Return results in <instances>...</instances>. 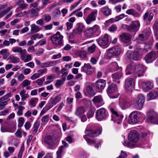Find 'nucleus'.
<instances>
[{"instance_id": "23", "label": "nucleus", "mask_w": 158, "mask_h": 158, "mask_svg": "<svg viewBox=\"0 0 158 158\" xmlns=\"http://www.w3.org/2000/svg\"><path fill=\"white\" fill-rule=\"evenodd\" d=\"M135 64L134 63H130L127 67L126 70V74L130 75L133 73L135 74Z\"/></svg>"}, {"instance_id": "41", "label": "nucleus", "mask_w": 158, "mask_h": 158, "mask_svg": "<svg viewBox=\"0 0 158 158\" xmlns=\"http://www.w3.org/2000/svg\"><path fill=\"white\" fill-rule=\"evenodd\" d=\"M40 125V123L36 121L34 124L33 127L31 129L32 133L35 134L37 132L38 129Z\"/></svg>"}, {"instance_id": "17", "label": "nucleus", "mask_w": 158, "mask_h": 158, "mask_svg": "<svg viewBox=\"0 0 158 158\" xmlns=\"http://www.w3.org/2000/svg\"><path fill=\"white\" fill-rule=\"evenodd\" d=\"M106 84V81L104 80L100 79L95 82L94 86L97 89L102 91L105 87Z\"/></svg>"}, {"instance_id": "16", "label": "nucleus", "mask_w": 158, "mask_h": 158, "mask_svg": "<svg viewBox=\"0 0 158 158\" xmlns=\"http://www.w3.org/2000/svg\"><path fill=\"white\" fill-rule=\"evenodd\" d=\"M135 85L134 80L133 78H130L126 80L125 88L127 91L131 90Z\"/></svg>"}, {"instance_id": "18", "label": "nucleus", "mask_w": 158, "mask_h": 158, "mask_svg": "<svg viewBox=\"0 0 158 158\" xmlns=\"http://www.w3.org/2000/svg\"><path fill=\"white\" fill-rule=\"evenodd\" d=\"M62 143L63 145L60 146L58 150L56 152L57 158H61L62 153L64 150L65 148L69 147L68 144L64 140L62 141Z\"/></svg>"}, {"instance_id": "33", "label": "nucleus", "mask_w": 158, "mask_h": 158, "mask_svg": "<svg viewBox=\"0 0 158 158\" xmlns=\"http://www.w3.org/2000/svg\"><path fill=\"white\" fill-rule=\"evenodd\" d=\"M8 60H10L11 63L16 64L19 61V59L17 57L13 55H10L8 58Z\"/></svg>"}, {"instance_id": "11", "label": "nucleus", "mask_w": 158, "mask_h": 158, "mask_svg": "<svg viewBox=\"0 0 158 158\" xmlns=\"http://www.w3.org/2000/svg\"><path fill=\"white\" fill-rule=\"evenodd\" d=\"M97 41L98 44L103 48H105L107 47L108 43V35L105 34L100 38L97 40Z\"/></svg>"}, {"instance_id": "4", "label": "nucleus", "mask_w": 158, "mask_h": 158, "mask_svg": "<svg viewBox=\"0 0 158 158\" xmlns=\"http://www.w3.org/2000/svg\"><path fill=\"white\" fill-rule=\"evenodd\" d=\"M147 68L143 64H139L135 66V74L136 77L143 76Z\"/></svg>"}, {"instance_id": "19", "label": "nucleus", "mask_w": 158, "mask_h": 158, "mask_svg": "<svg viewBox=\"0 0 158 158\" xmlns=\"http://www.w3.org/2000/svg\"><path fill=\"white\" fill-rule=\"evenodd\" d=\"M120 39L123 42L129 44L131 42V36L128 33H123L120 35Z\"/></svg>"}, {"instance_id": "50", "label": "nucleus", "mask_w": 158, "mask_h": 158, "mask_svg": "<svg viewBox=\"0 0 158 158\" xmlns=\"http://www.w3.org/2000/svg\"><path fill=\"white\" fill-rule=\"evenodd\" d=\"M8 101L1 100L0 101V110H3L5 107V106L8 104Z\"/></svg>"}, {"instance_id": "7", "label": "nucleus", "mask_w": 158, "mask_h": 158, "mask_svg": "<svg viewBox=\"0 0 158 158\" xmlns=\"http://www.w3.org/2000/svg\"><path fill=\"white\" fill-rule=\"evenodd\" d=\"M148 120L151 123L158 124V114L154 110L149 111L148 114Z\"/></svg>"}, {"instance_id": "58", "label": "nucleus", "mask_w": 158, "mask_h": 158, "mask_svg": "<svg viewBox=\"0 0 158 158\" xmlns=\"http://www.w3.org/2000/svg\"><path fill=\"white\" fill-rule=\"evenodd\" d=\"M12 8L11 6H10L4 10L0 13V18L3 16L5 14L8 12Z\"/></svg>"}, {"instance_id": "34", "label": "nucleus", "mask_w": 158, "mask_h": 158, "mask_svg": "<svg viewBox=\"0 0 158 158\" xmlns=\"http://www.w3.org/2000/svg\"><path fill=\"white\" fill-rule=\"evenodd\" d=\"M87 91L88 93L91 96H93L95 94V92L93 89V85L92 84L87 86Z\"/></svg>"}, {"instance_id": "57", "label": "nucleus", "mask_w": 158, "mask_h": 158, "mask_svg": "<svg viewBox=\"0 0 158 158\" xmlns=\"http://www.w3.org/2000/svg\"><path fill=\"white\" fill-rule=\"evenodd\" d=\"M69 22H67L66 23V25L67 30H69L73 27V23L75 20H69Z\"/></svg>"}, {"instance_id": "39", "label": "nucleus", "mask_w": 158, "mask_h": 158, "mask_svg": "<svg viewBox=\"0 0 158 158\" xmlns=\"http://www.w3.org/2000/svg\"><path fill=\"white\" fill-rule=\"evenodd\" d=\"M0 54L3 56V59H6L10 54L8 49H4L0 51Z\"/></svg>"}, {"instance_id": "31", "label": "nucleus", "mask_w": 158, "mask_h": 158, "mask_svg": "<svg viewBox=\"0 0 158 158\" xmlns=\"http://www.w3.org/2000/svg\"><path fill=\"white\" fill-rule=\"evenodd\" d=\"M61 99V98L60 95H58L54 98H51L50 99L49 102L50 104L55 105L59 102Z\"/></svg>"}, {"instance_id": "60", "label": "nucleus", "mask_w": 158, "mask_h": 158, "mask_svg": "<svg viewBox=\"0 0 158 158\" xmlns=\"http://www.w3.org/2000/svg\"><path fill=\"white\" fill-rule=\"evenodd\" d=\"M133 60H138L140 59V56L135 51L133 52Z\"/></svg>"}, {"instance_id": "30", "label": "nucleus", "mask_w": 158, "mask_h": 158, "mask_svg": "<svg viewBox=\"0 0 158 158\" xmlns=\"http://www.w3.org/2000/svg\"><path fill=\"white\" fill-rule=\"evenodd\" d=\"M85 111V109L83 107L80 106L76 108L74 114L80 117L84 114Z\"/></svg>"}, {"instance_id": "29", "label": "nucleus", "mask_w": 158, "mask_h": 158, "mask_svg": "<svg viewBox=\"0 0 158 158\" xmlns=\"http://www.w3.org/2000/svg\"><path fill=\"white\" fill-rule=\"evenodd\" d=\"M77 29L74 30L73 31V34L74 35L76 34H80L82 32L83 29L85 27L84 26L82 23H77Z\"/></svg>"}, {"instance_id": "44", "label": "nucleus", "mask_w": 158, "mask_h": 158, "mask_svg": "<svg viewBox=\"0 0 158 158\" xmlns=\"http://www.w3.org/2000/svg\"><path fill=\"white\" fill-rule=\"evenodd\" d=\"M83 137L89 145H92L93 144H94L96 143V142L95 139H89L86 135H84L83 136Z\"/></svg>"}, {"instance_id": "2", "label": "nucleus", "mask_w": 158, "mask_h": 158, "mask_svg": "<svg viewBox=\"0 0 158 158\" xmlns=\"http://www.w3.org/2000/svg\"><path fill=\"white\" fill-rule=\"evenodd\" d=\"M110 110L112 113V120L114 123L118 124H120L123 118V115L121 113L117 112L114 108L110 107Z\"/></svg>"}, {"instance_id": "37", "label": "nucleus", "mask_w": 158, "mask_h": 158, "mask_svg": "<svg viewBox=\"0 0 158 158\" xmlns=\"http://www.w3.org/2000/svg\"><path fill=\"white\" fill-rule=\"evenodd\" d=\"M153 28L155 31V35L156 39L158 40V21H156L153 26Z\"/></svg>"}, {"instance_id": "53", "label": "nucleus", "mask_w": 158, "mask_h": 158, "mask_svg": "<svg viewBox=\"0 0 158 158\" xmlns=\"http://www.w3.org/2000/svg\"><path fill=\"white\" fill-rule=\"evenodd\" d=\"M30 17H34L38 15V13L35 9H32L30 11Z\"/></svg>"}, {"instance_id": "15", "label": "nucleus", "mask_w": 158, "mask_h": 158, "mask_svg": "<svg viewBox=\"0 0 158 158\" xmlns=\"http://www.w3.org/2000/svg\"><path fill=\"white\" fill-rule=\"evenodd\" d=\"M140 113L139 112L135 111L131 113L130 114L131 120L134 123H137L139 119Z\"/></svg>"}, {"instance_id": "55", "label": "nucleus", "mask_w": 158, "mask_h": 158, "mask_svg": "<svg viewBox=\"0 0 158 158\" xmlns=\"http://www.w3.org/2000/svg\"><path fill=\"white\" fill-rule=\"evenodd\" d=\"M133 52L131 51H128L126 53L127 58L129 60H133Z\"/></svg>"}, {"instance_id": "36", "label": "nucleus", "mask_w": 158, "mask_h": 158, "mask_svg": "<svg viewBox=\"0 0 158 158\" xmlns=\"http://www.w3.org/2000/svg\"><path fill=\"white\" fill-rule=\"evenodd\" d=\"M21 59L24 62H27L31 60L32 58L31 55L27 54L26 55H22L21 57Z\"/></svg>"}, {"instance_id": "13", "label": "nucleus", "mask_w": 158, "mask_h": 158, "mask_svg": "<svg viewBox=\"0 0 158 158\" xmlns=\"http://www.w3.org/2000/svg\"><path fill=\"white\" fill-rule=\"evenodd\" d=\"M95 70V68L92 67L89 63L85 64L81 67V71L85 72L87 74H92Z\"/></svg>"}, {"instance_id": "35", "label": "nucleus", "mask_w": 158, "mask_h": 158, "mask_svg": "<svg viewBox=\"0 0 158 158\" xmlns=\"http://www.w3.org/2000/svg\"><path fill=\"white\" fill-rule=\"evenodd\" d=\"M101 11L106 16H108L110 15L111 12V10L106 6L104 7L101 8Z\"/></svg>"}, {"instance_id": "59", "label": "nucleus", "mask_w": 158, "mask_h": 158, "mask_svg": "<svg viewBox=\"0 0 158 158\" xmlns=\"http://www.w3.org/2000/svg\"><path fill=\"white\" fill-rule=\"evenodd\" d=\"M95 112L94 109H91L87 112V115L88 118H90L93 116Z\"/></svg>"}, {"instance_id": "51", "label": "nucleus", "mask_w": 158, "mask_h": 158, "mask_svg": "<svg viewBox=\"0 0 158 158\" xmlns=\"http://www.w3.org/2000/svg\"><path fill=\"white\" fill-rule=\"evenodd\" d=\"M61 13L59 9L57 8L55 9L52 13V15L54 18L59 17Z\"/></svg>"}, {"instance_id": "1", "label": "nucleus", "mask_w": 158, "mask_h": 158, "mask_svg": "<svg viewBox=\"0 0 158 158\" xmlns=\"http://www.w3.org/2000/svg\"><path fill=\"white\" fill-rule=\"evenodd\" d=\"M63 36L60 35L59 31L51 36V40L53 44L57 46L62 45L63 44Z\"/></svg>"}, {"instance_id": "54", "label": "nucleus", "mask_w": 158, "mask_h": 158, "mask_svg": "<svg viewBox=\"0 0 158 158\" xmlns=\"http://www.w3.org/2000/svg\"><path fill=\"white\" fill-rule=\"evenodd\" d=\"M64 83V82L61 80H57L56 81L55 84L56 87L58 88L62 86Z\"/></svg>"}, {"instance_id": "62", "label": "nucleus", "mask_w": 158, "mask_h": 158, "mask_svg": "<svg viewBox=\"0 0 158 158\" xmlns=\"http://www.w3.org/2000/svg\"><path fill=\"white\" fill-rule=\"evenodd\" d=\"M24 123V118L23 117H20L19 118L18 126L22 127Z\"/></svg>"}, {"instance_id": "5", "label": "nucleus", "mask_w": 158, "mask_h": 158, "mask_svg": "<svg viewBox=\"0 0 158 158\" xmlns=\"http://www.w3.org/2000/svg\"><path fill=\"white\" fill-rule=\"evenodd\" d=\"M140 26L139 22L138 20H135L129 26L125 25V28L130 31L135 33L139 30Z\"/></svg>"}, {"instance_id": "20", "label": "nucleus", "mask_w": 158, "mask_h": 158, "mask_svg": "<svg viewBox=\"0 0 158 158\" xmlns=\"http://www.w3.org/2000/svg\"><path fill=\"white\" fill-rule=\"evenodd\" d=\"M43 142L48 145L52 146L55 144V139L53 136L48 135L44 137Z\"/></svg>"}, {"instance_id": "8", "label": "nucleus", "mask_w": 158, "mask_h": 158, "mask_svg": "<svg viewBox=\"0 0 158 158\" xmlns=\"http://www.w3.org/2000/svg\"><path fill=\"white\" fill-rule=\"evenodd\" d=\"M121 52L120 48L118 46H117L108 49L107 51V55L110 58L113 56L119 55Z\"/></svg>"}, {"instance_id": "48", "label": "nucleus", "mask_w": 158, "mask_h": 158, "mask_svg": "<svg viewBox=\"0 0 158 158\" xmlns=\"http://www.w3.org/2000/svg\"><path fill=\"white\" fill-rule=\"evenodd\" d=\"M31 81L27 80H24L21 84V85L24 88L30 85Z\"/></svg>"}, {"instance_id": "56", "label": "nucleus", "mask_w": 158, "mask_h": 158, "mask_svg": "<svg viewBox=\"0 0 158 158\" xmlns=\"http://www.w3.org/2000/svg\"><path fill=\"white\" fill-rule=\"evenodd\" d=\"M81 102L85 105L88 107L90 106L91 104V102L89 100L86 99L85 98L82 99Z\"/></svg>"}, {"instance_id": "46", "label": "nucleus", "mask_w": 158, "mask_h": 158, "mask_svg": "<svg viewBox=\"0 0 158 158\" xmlns=\"http://www.w3.org/2000/svg\"><path fill=\"white\" fill-rule=\"evenodd\" d=\"M122 138L124 140L123 142V143L124 145L130 148L134 147V145L133 144L129 142H126V141L125 140V136H122Z\"/></svg>"}, {"instance_id": "24", "label": "nucleus", "mask_w": 158, "mask_h": 158, "mask_svg": "<svg viewBox=\"0 0 158 158\" xmlns=\"http://www.w3.org/2000/svg\"><path fill=\"white\" fill-rule=\"evenodd\" d=\"M85 133L87 136H88L91 137H94L98 136L101 133V132L99 131L91 130H86Z\"/></svg>"}, {"instance_id": "9", "label": "nucleus", "mask_w": 158, "mask_h": 158, "mask_svg": "<svg viewBox=\"0 0 158 158\" xmlns=\"http://www.w3.org/2000/svg\"><path fill=\"white\" fill-rule=\"evenodd\" d=\"M158 56V53L156 52H151L148 53L144 59L146 62L149 63L155 60Z\"/></svg>"}, {"instance_id": "40", "label": "nucleus", "mask_w": 158, "mask_h": 158, "mask_svg": "<svg viewBox=\"0 0 158 158\" xmlns=\"http://www.w3.org/2000/svg\"><path fill=\"white\" fill-rule=\"evenodd\" d=\"M26 91L23 89L19 93V94L21 97V100L22 101H24L26 99L28 98L29 97V95L28 94H25Z\"/></svg>"}, {"instance_id": "28", "label": "nucleus", "mask_w": 158, "mask_h": 158, "mask_svg": "<svg viewBox=\"0 0 158 158\" xmlns=\"http://www.w3.org/2000/svg\"><path fill=\"white\" fill-rule=\"evenodd\" d=\"M117 90V87L114 84H111L108 86L107 89V93L110 94H113L115 93Z\"/></svg>"}, {"instance_id": "10", "label": "nucleus", "mask_w": 158, "mask_h": 158, "mask_svg": "<svg viewBox=\"0 0 158 158\" xmlns=\"http://www.w3.org/2000/svg\"><path fill=\"white\" fill-rule=\"evenodd\" d=\"M139 138V135L137 131L135 130L130 131L128 135V139L129 141L135 143L138 141Z\"/></svg>"}, {"instance_id": "42", "label": "nucleus", "mask_w": 158, "mask_h": 158, "mask_svg": "<svg viewBox=\"0 0 158 158\" xmlns=\"http://www.w3.org/2000/svg\"><path fill=\"white\" fill-rule=\"evenodd\" d=\"M31 31L32 32L36 33L39 31L40 29L38 26L34 24H31Z\"/></svg>"}, {"instance_id": "52", "label": "nucleus", "mask_w": 158, "mask_h": 158, "mask_svg": "<svg viewBox=\"0 0 158 158\" xmlns=\"http://www.w3.org/2000/svg\"><path fill=\"white\" fill-rule=\"evenodd\" d=\"M19 110H18L17 114L19 116H20L23 115V110L24 109V107L21 106H20L18 107Z\"/></svg>"}, {"instance_id": "21", "label": "nucleus", "mask_w": 158, "mask_h": 158, "mask_svg": "<svg viewBox=\"0 0 158 158\" xmlns=\"http://www.w3.org/2000/svg\"><path fill=\"white\" fill-rule=\"evenodd\" d=\"M142 87L144 91H147L152 89L154 87V85L152 82L148 81L142 82Z\"/></svg>"}, {"instance_id": "43", "label": "nucleus", "mask_w": 158, "mask_h": 158, "mask_svg": "<svg viewBox=\"0 0 158 158\" xmlns=\"http://www.w3.org/2000/svg\"><path fill=\"white\" fill-rule=\"evenodd\" d=\"M148 15L149 16L148 18V20H151L153 19V17L154 16V14L152 13H149V12L147 11L143 16L144 19H147Z\"/></svg>"}, {"instance_id": "27", "label": "nucleus", "mask_w": 158, "mask_h": 158, "mask_svg": "<svg viewBox=\"0 0 158 158\" xmlns=\"http://www.w3.org/2000/svg\"><path fill=\"white\" fill-rule=\"evenodd\" d=\"M12 50L15 53H19L21 56L24 55L26 53L27 51L26 49H23L21 47H14L12 48Z\"/></svg>"}, {"instance_id": "63", "label": "nucleus", "mask_w": 158, "mask_h": 158, "mask_svg": "<svg viewBox=\"0 0 158 158\" xmlns=\"http://www.w3.org/2000/svg\"><path fill=\"white\" fill-rule=\"evenodd\" d=\"M58 61V60H54L48 61V67H51L54 66L57 64Z\"/></svg>"}, {"instance_id": "32", "label": "nucleus", "mask_w": 158, "mask_h": 158, "mask_svg": "<svg viewBox=\"0 0 158 158\" xmlns=\"http://www.w3.org/2000/svg\"><path fill=\"white\" fill-rule=\"evenodd\" d=\"M93 101L94 103L95 104L97 103L101 104L100 106H101L103 104V99L100 95L94 97L93 99Z\"/></svg>"}, {"instance_id": "64", "label": "nucleus", "mask_w": 158, "mask_h": 158, "mask_svg": "<svg viewBox=\"0 0 158 158\" xmlns=\"http://www.w3.org/2000/svg\"><path fill=\"white\" fill-rule=\"evenodd\" d=\"M144 49L143 48H136L135 51L140 56L142 55L143 52L144 51Z\"/></svg>"}, {"instance_id": "45", "label": "nucleus", "mask_w": 158, "mask_h": 158, "mask_svg": "<svg viewBox=\"0 0 158 158\" xmlns=\"http://www.w3.org/2000/svg\"><path fill=\"white\" fill-rule=\"evenodd\" d=\"M38 99L36 98H32L30 101V105L32 106L35 107L38 102Z\"/></svg>"}, {"instance_id": "14", "label": "nucleus", "mask_w": 158, "mask_h": 158, "mask_svg": "<svg viewBox=\"0 0 158 158\" xmlns=\"http://www.w3.org/2000/svg\"><path fill=\"white\" fill-rule=\"evenodd\" d=\"M150 32L149 31L144 30L141 34H139L137 39L134 40V42L138 43L139 40L144 41L146 40L150 35Z\"/></svg>"}, {"instance_id": "6", "label": "nucleus", "mask_w": 158, "mask_h": 158, "mask_svg": "<svg viewBox=\"0 0 158 158\" xmlns=\"http://www.w3.org/2000/svg\"><path fill=\"white\" fill-rule=\"evenodd\" d=\"M144 102V97L142 94H139L135 99L134 105L136 109L140 110L143 107Z\"/></svg>"}, {"instance_id": "47", "label": "nucleus", "mask_w": 158, "mask_h": 158, "mask_svg": "<svg viewBox=\"0 0 158 158\" xmlns=\"http://www.w3.org/2000/svg\"><path fill=\"white\" fill-rule=\"evenodd\" d=\"M78 54L81 59H84L86 57V52L84 50L79 51L78 52Z\"/></svg>"}, {"instance_id": "3", "label": "nucleus", "mask_w": 158, "mask_h": 158, "mask_svg": "<svg viewBox=\"0 0 158 158\" xmlns=\"http://www.w3.org/2000/svg\"><path fill=\"white\" fill-rule=\"evenodd\" d=\"M108 117V114L104 108L98 110L96 112V118L98 121L106 119Z\"/></svg>"}, {"instance_id": "26", "label": "nucleus", "mask_w": 158, "mask_h": 158, "mask_svg": "<svg viewBox=\"0 0 158 158\" xmlns=\"http://www.w3.org/2000/svg\"><path fill=\"white\" fill-rule=\"evenodd\" d=\"M118 66L117 63L116 62H112L110 64L107 69V71L109 72H114L118 69Z\"/></svg>"}, {"instance_id": "25", "label": "nucleus", "mask_w": 158, "mask_h": 158, "mask_svg": "<svg viewBox=\"0 0 158 158\" xmlns=\"http://www.w3.org/2000/svg\"><path fill=\"white\" fill-rule=\"evenodd\" d=\"M122 76V73L121 72H117L114 73L112 75V77L113 80L114 82H116L118 84L120 83V81L119 80Z\"/></svg>"}, {"instance_id": "38", "label": "nucleus", "mask_w": 158, "mask_h": 158, "mask_svg": "<svg viewBox=\"0 0 158 158\" xmlns=\"http://www.w3.org/2000/svg\"><path fill=\"white\" fill-rule=\"evenodd\" d=\"M84 33L85 35L88 37H91L94 34L92 27L87 29Z\"/></svg>"}, {"instance_id": "61", "label": "nucleus", "mask_w": 158, "mask_h": 158, "mask_svg": "<svg viewBox=\"0 0 158 158\" xmlns=\"http://www.w3.org/2000/svg\"><path fill=\"white\" fill-rule=\"evenodd\" d=\"M96 46L94 44H93L91 46L89 47L88 50L89 52L90 53H93L95 50Z\"/></svg>"}, {"instance_id": "49", "label": "nucleus", "mask_w": 158, "mask_h": 158, "mask_svg": "<svg viewBox=\"0 0 158 158\" xmlns=\"http://www.w3.org/2000/svg\"><path fill=\"white\" fill-rule=\"evenodd\" d=\"M97 12H91L88 16L87 19L86 20H95L96 15Z\"/></svg>"}, {"instance_id": "22", "label": "nucleus", "mask_w": 158, "mask_h": 158, "mask_svg": "<svg viewBox=\"0 0 158 158\" xmlns=\"http://www.w3.org/2000/svg\"><path fill=\"white\" fill-rule=\"evenodd\" d=\"M158 97V88L152 90L147 95L148 101L155 99Z\"/></svg>"}, {"instance_id": "12", "label": "nucleus", "mask_w": 158, "mask_h": 158, "mask_svg": "<svg viewBox=\"0 0 158 158\" xmlns=\"http://www.w3.org/2000/svg\"><path fill=\"white\" fill-rule=\"evenodd\" d=\"M119 105L122 109H125L130 106V100L125 98H121L119 99Z\"/></svg>"}]
</instances>
